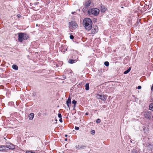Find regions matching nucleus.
Listing matches in <instances>:
<instances>
[{
    "label": "nucleus",
    "mask_w": 153,
    "mask_h": 153,
    "mask_svg": "<svg viewBox=\"0 0 153 153\" xmlns=\"http://www.w3.org/2000/svg\"><path fill=\"white\" fill-rule=\"evenodd\" d=\"M149 109L150 110L153 111V103H151L149 105Z\"/></svg>",
    "instance_id": "nucleus-16"
},
{
    "label": "nucleus",
    "mask_w": 153,
    "mask_h": 153,
    "mask_svg": "<svg viewBox=\"0 0 153 153\" xmlns=\"http://www.w3.org/2000/svg\"><path fill=\"white\" fill-rule=\"evenodd\" d=\"M6 151V147L4 146H0V151Z\"/></svg>",
    "instance_id": "nucleus-13"
},
{
    "label": "nucleus",
    "mask_w": 153,
    "mask_h": 153,
    "mask_svg": "<svg viewBox=\"0 0 153 153\" xmlns=\"http://www.w3.org/2000/svg\"><path fill=\"white\" fill-rule=\"evenodd\" d=\"M59 121L61 122V123H62V118H60L59 120Z\"/></svg>",
    "instance_id": "nucleus-33"
},
{
    "label": "nucleus",
    "mask_w": 153,
    "mask_h": 153,
    "mask_svg": "<svg viewBox=\"0 0 153 153\" xmlns=\"http://www.w3.org/2000/svg\"><path fill=\"white\" fill-rule=\"evenodd\" d=\"M75 129L76 130H78L79 129V128L77 126H75Z\"/></svg>",
    "instance_id": "nucleus-29"
},
{
    "label": "nucleus",
    "mask_w": 153,
    "mask_h": 153,
    "mask_svg": "<svg viewBox=\"0 0 153 153\" xmlns=\"http://www.w3.org/2000/svg\"><path fill=\"white\" fill-rule=\"evenodd\" d=\"M18 40L19 42H22L24 40H27L29 38L28 35L25 33H17Z\"/></svg>",
    "instance_id": "nucleus-2"
},
{
    "label": "nucleus",
    "mask_w": 153,
    "mask_h": 153,
    "mask_svg": "<svg viewBox=\"0 0 153 153\" xmlns=\"http://www.w3.org/2000/svg\"><path fill=\"white\" fill-rule=\"evenodd\" d=\"M121 8H124V7H123V6H122V7H121Z\"/></svg>",
    "instance_id": "nucleus-38"
},
{
    "label": "nucleus",
    "mask_w": 153,
    "mask_h": 153,
    "mask_svg": "<svg viewBox=\"0 0 153 153\" xmlns=\"http://www.w3.org/2000/svg\"><path fill=\"white\" fill-rule=\"evenodd\" d=\"M131 152L132 153H138L137 151L136 150L134 149Z\"/></svg>",
    "instance_id": "nucleus-23"
},
{
    "label": "nucleus",
    "mask_w": 153,
    "mask_h": 153,
    "mask_svg": "<svg viewBox=\"0 0 153 153\" xmlns=\"http://www.w3.org/2000/svg\"><path fill=\"white\" fill-rule=\"evenodd\" d=\"M79 145H76L75 146L76 149H79Z\"/></svg>",
    "instance_id": "nucleus-31"
},
{
    "label": "nucleus",
    "mask_w": 153,
    "mask_h": 153,
    "mask_svg": "<svg viewBox=\"0 0 153 153\" xmlns=\"http://www.w3.org/2000/svg\"><path fill=\"white\" fill-rule=\"evenodd\" d=\"M34 114L33 113H30L28 116L29 119L30 120H32L34 117Z\"/></svg>",
    "instance_id": "nucleus-12"
},
{
    "label": "nucleus",
    "mask_w": 153,
    "mask_h": 153,
    "mask_svg": "<svg viewBox=\"0 0 153 153\" xmlns=\"http://www.w3.org/2000/svg\"><path fill=\"white\" fill-rule=\"evenodd\" d=\"M32 4H31V3H30V6H31V5H32Z\"/></svg>",
    "instance_id": "nucleus-39"
},
{
    "label": "nucleus",
    "mask_w": 153,
    "mask_h": 153,
    "mask_svg": "<svg viewBox=\"0 0 153 153\" xmlns=\"http://www.w3.org/2000/svg\"><path fill=\"white\" fill-rule=\"evenodd\" d=\"M151 90L152 91H153V84L152 87L151 88Z\"/></svg>",
    "instance_id": "nucleus-35"
},
{
    "label": "nucleus",
    "mask_w": 153,
    "mask_h": 153,
    "mask_svg": "<svg viewBox=\"0 0 153 153\" xmlns=\"http://www.w3.org/2000/svg\"><path fill=\"white\" fill-rule=\"evenodd\" d=\"M152 112L151 111H147L144 113V117L147 119H150L151 118Z\"/></svg>",
    "instance_id": "nucleus-5"
},
{
    "label": "nucleus",
    "mask_w": 153,
    "mask_h": 153,
    "mask_svg": "<svg viewBox=\"0 0 153 153\" xmlns=\"http://www.w3.org/2000/svg\"><path fill=\"white\" fill-rule=\"evenodd\" d=\"M17 16L18 18H20L21 17V15L19 14H18L17 15Z\"/></svg>",
    "instance_id": "nucleus-34"
},
{
    "label": "nucleus",
    "mask_w": 153,
    "mask_h": 153,
    "mask_svg": "<svg viewBox=\"0 0 153 153\" xmlns=\"http://www.w3.org/2000/svg\"><path fill=\"white\" fill-rule=\"evenodd\" d=\"M69 27L70 28L72 29V30L76 28L77 25L75 22L71 21L69 22Z\"/></svg>",
    "instance_id": "nucleus-4"
},
{
    "label": "nucleus",
    "mask_w": 153,
    "mask_h": 153,
    "mask_svg": "<svg viewBox=\"0 0 153 153\" xmlns=\"http://www.w3.org/2000/svg\"><path fill=\"white\" fill-rule=\"evenodd\" d=\"M148 149L150 151H152L153 148V145L150 143H148L146 145Z\"/></svg>",
    "instance_id": "nucleus-10"
},
{
    "label": "nucleus",
    "mask_w": 153,
    "mask_h": 153,
    "mask_svg": "<svg viewBox=\"0 0 153 153\" xmlns=\"http://www.w3.org/2000/svg\"><path fill=\"white\" fill-rule=\"evenodd\" d=\"M4 146L6 147V148H9L10 149H15V146L11 143H7L6 144V145Z\"/></svg>",
    "instance_id": "nucleus-6"
},
{
    "label": "nucleus",
    "mask_w": 153,
    "mask_h": 153,
    "mask_svg": "<svg viewBox=\"0 0 153 153\" xmlns=\"http://www.w3.org/2000/svg\"><path fill=\"white\" fill-rule=\"evenodd\" d=\"M76 62V60L70 59L68 60V62L70 64H73Z\"/></svg>",
    "instance_id": "nucleus-14"
},
{
    "label": "nucleus",
    "mask_w": 153,
    "mask_h": 153,
    "mask_svg": "<svg viewBox=\"0 0 153 153\" xmlns=\"http://www.w3.org/2000/svg\"><path fill=\"white\" fill-rule=\"evenodd\" d=\"M72 103L74 104V107H75L76 103V101L75 100H73L72 101Z\"/></svg>",
    "instance_id": "nucleus-22"
},
{
    "label": "nucleus",
    "mask_w": 153,
    "mask_h": 153,
    "mask_svg": "<svg viewBox=\"0 0 153 153\" xmlns=\"http://www.w3.org/2000/svg\"><path fill=\"white\" fill-rule=\"evenodd\" d=\"M65 77H66V76H63V78H65Z\"/></svg>",
    "instance_id": "nucleus-44"
},
{
    "label": "nucleus",
    "mask_w": 153,
    "mask_h": 153,
    "mask_svg": "<svg viewBox=\"0 0 153 153\" xmlns=\"http://www.w3.org/2000/svg\"><path fill=\"white\" fill-rule=\"evenodd\" d=\"M98 96L100 97L99 98L100 99H101L102 100H104V99H106L104 98V96H102V95H100L99 94L98 95Z\"/></svg>",
    "instance_id": "nucleus-20"
},
{
    "label": "nucleus",
    "mask_w": 153,
    "mask_h": 153,
    "mask_svg": "<svg viewBox=\"0 0 153 153\" xmlns=\"http://www.w3.org/2000/svg\"><path fill=\"white\" fill-rule=\"evenodd\" d=\"M91 3V1L90 0H88L85 2L84 6L86 7H88Z\"/></svg>",
    "instance_id": "nucleus-11"
},
{
    "label": "nucleus",
    "mask_w": 153,
    "mask_h": 153,
    "mask_svg": "<svg viewBox=\"0 0 153 153\" xmlns=\"http://www.w3.org/2000/svg\"><path fill=\"white\" fill-rule=\"evenodd\" d=\"M85 89L86 90H88L89 89V84L88 83H86L85 85Z\"/></svg>",
    "instance_id": "nucleus-18"
},
{
    "label": "nucleus",
    "mask_w": 153,
    "mask_h": 153,
    "mask_svg": "<svg viewBox=\"0 0 153 153\" xmlns=\"http://www.w3.org/2000/svg\"><path fill=\"white\" fill-rule=\"evenodd\" d=\"M86 146L83 145H79V149H83L86 148Z\"/></svg>",
    "instance_id": "nucleus-19"
},
{
    "label": "nucleus",
    "mask_w": 153,
    "mask_h": 153,
    "mask_svg": "<svg viewBox=\"0 0 153 153\" xmlns=\"http://www.w3.org/2000/svg\"><path fill=\"white\" fill-rule=\"evenodd\" d=\"M91 30V34H94L96 33L98 31V27L96 25L93 26L92 27Z\"/></svg>",
    "instance_id": "nucleus-7"
},
{
    "label": "nucleus",
    "mask_w": 153,
    "mask_h": 153,
    "mask_svg": "<svg viewBox=\"0 0 153 153\" xmlns=\"http://www.w3.org/2000/svg\"><path fill=\"white\" fill-rule=\"evenodd\" d=\"M12 68L16 70H17L18 69V66L16 65H13L12 66Z\"/></svg>",
    "instance_id": "nucleus-15"
},
{
    "label": "nucleus",
    "mask_w": 153,
    "mask_h": 153,
    "mask_svg": "<svg viewBox=\"0 0 153 153\" xmlns=\"http://www.w3.org/2000/svg\"><path fill=\"white\" fill-rule=\"evenodd\" d=\"M55 120L56 121H57V120H56V119Z\"/></svg>",
    "instance_id": "nucleus-45"
},
{
    "label": "nucleus",
    "mask_w": 153,
    "mask_h": 153,
    "mask_svg": "<svg viewBox=\"0 0 153 153\" xmlns=\"http://www.w3.org/2000/svg\"><path fill=\"white\" fill-rule=\"evenodd\" d=\"M65 77H66V76H63V78H65Z\"/></svg>",
    "instance_id": "nucleus-43"
},
{
    "label": "nucleus",
    "mask_w": 153,
    "mask_h": 153,
    "mask_svg": "<svg viewBox=\"0 0 153 153\" xmlns=\"http://www.w3.org/2000/svg\"><path fill=\"white\" fill-rule=\"evenodd\" d=\"M70 38L71 39H74V36L73 35H71L70 36Z\"/></svg>",
    "instance_id": "nucleus-27"
},
{
    "label": "nucleus",
    "mask_w": 153,
    "mask_h": 153,
    "mask_svg": "<svg viewBox=\"0 0 153 153\" xmlns=\"http://www.w3.org/2000/svg\"><path fill=\"white\" fill-rule=\"evenodd\" d=\"M91 133L93 135H94L95 133V131L94 130H92L91 131Z\"/></svg>",
    "instance_id": "nucleus-26"
},
{
    "label": "nucleus",
    "mask_w": 153,
    "mask_h": 153,
    "mask_svg": "<svg viewBox=\"0 0 153 153\" xmlns=\"http://www.w3.org/2000/svg\"><path fill=\"white\" fill-rule=\"evenodd\" d=\"M107 10V8L103 5H101L100 6V10L101 11L102 13H104Z\"/></svg>",
    "instance_id": "nucleus-8"
},
{
    "label": "nucleus",
    "mask_w": 153,
    "mask_h": 153,
    "mask_svg": "<svg viewBox=\"0 0 153 153\" xmlns=\"http://www.w3.org/2000/svg\"><path fill=\"white\" fill-rule=\"evenodd\" d=\"M83 25L87 30H90L92 28V22L89 18H85L83 20Z\"/></svg>",
    "instance_id": "nucleus-1"
},
{
    "label": "nucleus",
    "mask_w": 153,
    "mask_h": 153,
    "mask_svg": "<svg viewBox=\"0 0 153 153\" xmlns=\"http://www.w3.org/2000/svg\"><path fill=\"white\" fill-rule=\"evenodd\" d=\"M70 73L72 74V71H71L70 72Z\"/></svg>",
    "instance_id": "nucleus-37"
},
{
    "label": "nucleus",
    "mask_w": 153,
    "mask_h": 153,
    "mask_svg": "<svg viewBox=\"0 0 153 153\" xmlns=\"http://www.w3.org/2000/svg\"><path fill=\"white\" fill-rule=\"evenodd\" d=\"M131 67H129L128 69L127 70H126V71H125L124 72V74H128V72H129V71L131 70Z\"/></svg>",
    "instance_id": "nucleus-17"
},
{
    "label": "nucleus",
    "mask_w": 153,
    "mask_h": 153,
    "mask_svg": "<svg viewBox=\"0 0 153 153\" xmlns=\"http://www.w3.org/2000/svg\"><path fill=\"white\" fill-rule=\"evenodd\" d=\"M101 122V120H100L99 119H98L97 120H96V122L97 123H100Z\"/></svg>",
    "instance_id": "nucleus-25"
},
{
    "label": "nucleus",
    "mask_w": 153,
    "mask_h": 153,
    "mask_svg": "<svg viewBox=\"0 0 153 153\" xmlns=\"http://www.w3.org/2000/svg\"><path fill=\"white\" fill-rule=\"evenodd\" d=\"M104 65L107 67H108L109 65V63L108 62L106 61L104 62Z\"/></svg>",
    "instance_id": "nucleus-21"
},
{
    "label": "nucleus",
    "mask_w": 153,
    "mask_h": 153,
    "mask_svg": "<svg viewBox=\"0 0 153 153\" xmlns=\"http://www.w3.org/2000/svg\"><path fill=\"white\" fill-rule=\"evenodd\" d=\"M65 141H66L67 140V138L65 139Z\"/></svg>",
    "instance_id": "nucleus-40"
},
{
    "label": "nucleus",
    "mask_w": 153,
    "mask_h": 153,
    "mask_svg": "<svg viewBox=\"0 0 153 153\" xmlns=\"http://www.w3.org/2000/svg\"><path fill=\"white\" fill-rule=\"evenodd\" d=\"M152 100V102H153V99L152 100Z\"/></svg>",
    "instance_id": "nucleus-41"
},
{
    "label": "nucleus",
    "mask_w": 153,
    "mask_h": 153,
    "mask_svg": "<svg viewBox=\"0 0 153 153\" xmlns=\"http://www.w3.org/2000/svg\"><path fill=\"white\" fill-rule=\"evenodd\" d=\"M72 14H74V13H73V12H72Z\"/></svg>",
    "instance_id": "nucleus-46"
},
{
    "label": "nucleus",
    "mask_w": 153,
    "mask_h": 153,
    "mask_svg": "<svg viewBox=\"0 0 153 153\" xmlns=\"http://www.w3.org/2000/svg\"><path fill=\"white\" fill-rule=\"evenodd\" d=\"M71 98L70 97H69L68 100H67V101H66V104H67V106L70 109V105L71 104Z\"/></svg>",
    "instance_id": "nucleus-9"
},
{
    "label": "nucleus",
    "mask_w": 153,
    "mask_h": 153,
    "mask_svg": "<svg viewBox=\"0 0 153 153\" xmlns=\"http://www.w3.org/2000/svg\"><path fill=\"white\" fill-rule=\"evenodd\" d=\"M85 114L87 115H88V113H86Z\"/></svg>",
    "instance_id": "nucleus-36"
},
{
    "label": "nucleus",
    "mask_w": 153,
    "mask_h": 153,
    "mask_svg": "<svg viewBox=\"0 0 153 153\" xmlns=\"http://www.w3.org/2000/svg\"><path fill=\"white\" fill-rule=\"evenodd\" d=\"M141 88V86L140 85H139L137 87V88L138 89H140Z\"/></svg>",
    "instance_id": "nucleus-32"
},
{
    "label": "nucleus",
    "mask_w": 153,
    "mask_h": 153,
    "mask_svg": "<svg viewBox=\"0 0 153 153\" xmlns=\"http://www.w3.org/2000/svg\"><path fill=\"white\" fill-rule=\"evenodd\" d=\"M100 10L96 8H93L89 9L88 11V12L89 15H93L95 16H97L99 14Z\"/></svg>",
    "instance_id": "nucleus-3"
},
{
    "label": "nucleus",
    "mask_w": 153,
    "mask_h": 153,
    "mask_svg": "<svg viewBox=\"0 0 153 153\" xmlns=\"http://www.w3.org/2000/svg\"><path fill=\"white\" fill-rule=\"evenodd\" d=\"M58 117L59 118H62V115L61 114L59 113L58 114Z\"/></svg>",
    "instance_id": "nucleus-28"
},
{
    "label": "nucleus",
    "mask_w": 153,
    "mask_h": 153,
    "mask_svg": "<svg viewBox=\"0 0 153 153\" xmlns=\"http://www.w3.org/2000/svg\"><path fill=\"white\" fill-rule=\"evenodd\" d=\"M67 135H66V134L65 135V136L66 137H67Z\"/></svg>",
    "instance_id": "nucleus-42"
},
{
    "label": "nucleus",
    "mask_w": 153,
    "mask_h": 153,
    "mask_svg": "<svg viewBox=\"0 0 153 153\" xmlns=\"http://www.w3.org/2000/svg\"><path fill=\"white\" fill-rule=\"evenodd\" d=\"M39 3L38 2H36L35 3H34V4L35 5H37V4H39Z\"/></svg>",
    "instance_id": "nucleus-30"
},
{
    "label": "nucleus",
    "mask_w": 153,
    "mask_h": 153,
    "mask_svg": "<svg viewBox=\"0 0 153 153\" xmlns=\"http://www.w3.org/2000/svg\"><path fill=\"white\" fill-rule=\"evenodd\" d=\"M26 153H35V152L30 151H27L26 152Z\"/></svg>",
    "instance_id": "nucleus-24"
}]
</instances>
